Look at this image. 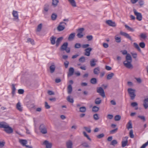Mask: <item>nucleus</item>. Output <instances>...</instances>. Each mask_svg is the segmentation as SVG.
<instances>
[{
	"label": "nucleus",
	"instance_id": "1",
	"mask_svg": "<svg viewBox=\"0 0 148 148\" xmlns=\"http://www.w3.org/2000/svg\"><path fill=\"white\" fill-rule=\"evenodd\" d=\"M127 91L131 99L132 100L134 99L136 96L135 93L136 90L132 88H129L128 89Z\"/></svg>",
	"mask_w": 148,
	"mask_h": 148
},
{
	"label": "nucleus",
	"instance_id": "2",
	"mask_svg": "<svg viewBox=\"0 0 148 148\" xmlns=\"http://www.w3.org/2000/svg\"><path fill=\"white\" fill-rule=\"evenodd\" d=\"M66 25V23L62 22L60 23L57 27V30L59 32L64 30L65 28V26Z\"/></svg>",
	"mask_w": 148,
	"mask_h": 148
},
{
	"label": "nucleus",
	"instance_id": "3",
	"mask_svg": "<svg viewBox=\"0 0 148 148\" xmlns=\"http://www.w3.org/2000/svg\"><path fill=\"white\" fill-rule=\"evenodd\" d=\"M68 43L67 42H64L62 45L61 47V50L62 51L65 50L67 53H69L70 52V49L68 48Z\"/></svg>",
	"mask_w": 148,
	"mask_h": 148
},
{
	"label": "nucleus",
	"instance_id": "4",
	"mask_svg": "<svg viewBox=\"0 0 148 148\" xmlns=\"http://www.w3.org/2000/svg\"><path fill=\"white\" fill-rule=\"evenodd\" d=\"M97 91L102 97H105L104 91L102 88L101 87L97 88Z\"/></svg>",
	"mask_w": 148,
	"mask_h": 148
},
{
	"label": "nucleus",
	"instance_id": "5",
	"mask_svg": "<svg viewBox=\"0 0 148 148\" xmlns=\"http://www.w3.org/2000/svg\"><path fill=\"white\" fill-rule=\"evenodd\" d=\"M135 15L136 16V19L139 21H140L142 19V15L141 13L137 12L135 9L133 10Z\"/></svg>",
	"mask_w": 148,
	"mask_h": 148
},
{
	"label": "nucleus",
	"instance_id": "6",
	"mask_svg": "<svg viewBox=\"0 0 148 148\" xmlns=\"http://www.w3.org/2000/svg\"><path fill=\"white\" fill-rule=\"evenodd\" d=\"M39 129L40 132L43 134H46L47 132L46 127L43 124L40 125Z\"/></svg>",
	"mask_w": 148,
	"mask_h": 148
},
{
	"label": "nucleus",
	"instance_id": "7",
	"mask_svg": "<svg viewBox=\"0 0 148 148\" xmlns=\"http://www.w3.org/2000/svg\"><path fill=\"white\" fill-rule=\"evenodd\" d=\"M131 62L124 61L123 62L124 65L128 69H132L133 66L131 64Z\"/></svg>",
	"mask_w": 148,
	"mask_h": 148
},
{
	"label": "nucleus",
	"instance_id": "8",
	"mask_svg": "<svg viewBox=\"0 0 148 148\" xmlns=\"http://www.w3.org/2000/svg\"><path fill=\"white\" fill-rule=\"evenodd\" d=\"M12 14L13 17H14V20L16 21H18L19 19L18 12L16 11L13 10Z\"/></svg>",
	"mask_w": 148,
	"mask_h": 148
},
{
	"label": "nucleus",
	"instance_id": "9",
	"mask_svg": "<svg viewBox=\"0 0 148 148\" xmlns=\"http://www.w3.org/2000/svg\"><path fill=\"white\" fill-rule=\"evenodd\" d=\"M120 33L121 35L125 36V37L129 39L130 40L132 41V40L131 36H130L127 33L124 32H123L121 31H120Z\"/></svg>",
	"mask_w": 148,
	"mask_h": 148
},
{
	"label": "nucleus",
	"instance_id": "10",
	"mask_svg": "<svg viewBox=\"0 0 148 148\" xmlns=\"http://www.w3.org/2000/svg\"><path fill=\"white\" fill-rule=\"evenodd\" d=\"M43 145L46 146V148H51L52 146V144L51 143L49 142L48 141L45 140L43 143Z\"/></svg>",
	"mask_w": 148,
	"mask_h": 148
},
{
	"label": "nucleus",
	"instance_id": "11",
	"mask_svg": "<svg viewBox=\"0 0 148 148\" xmlns=\"http://www.w3.org/2000/svg\"><path fill=\"white\" fill-rule=\"evenodd\" d=\"M128 137H125L123 139L122 142V146L124 147H125L127 145L128 143Z\"/></svg>",
	"mask_w": 148,
	"mask_h": 148
},
{
	"label": "nucleus",
	"instance_id": "12",
	"mask_svg": "<svg viewBox=\"0 0 148 148\" xmlns=\"http://www.w3.org/2000/svg\"><path fill=\"white\" fill-rule=\"evenodd\" d=\"M4 131L8 134H10L13 132V130L11 127H10L8 124L7 127L4 129Z\"/></svg>",
	"mask_w": 148,
	"mask_h": 148
},
{
	"label": "nucleus",
	"instance_id": "13",
	"mask_svg": "<svg viewBox=\"0 0 148 148\" xmlns=\"http://www.w3.org/2000/svg\"><path fill=\"white\" fill-rule=\"evenodd\" d=\"M143 106L145 109L148 108V97L145 98L143 101Z\"/></svg>",
	"mask_w": 148,
	"mask_h": 148
},
{
	"label": "nucleus",
	"instance_id": "14",
	"mask_svg": "<svg viewBox=\"0 0 148 148\" xmlns=\"http://www.w3.org/2000/svg\"><path fill=\"white\" fill-rule=\"evenodd\" d=\"M106 23L107 24L110 26L115 27L116 25V24L115 22L112 21L111 20H108L106 22Z\"/></svg>",
	"mask_w": 148,
	"mask_h": 148
},
{
	"label": "nucleus",
	"instance_id": "15",
	"mask_svg": "<svg viewBox=\"0 0 148 148\" xmlns=\"http://www.w3.org/2000/svg\"><path fill=\"white\" fill-rule=\"evenodd\" d=\"M92 50V49L91 48H88L85 50V51L84 55L87 56H89L90 55V52Z\"/></svg>",
	"mask_w": 148,
	"mask_h": 148
},
{
	"label": "nucleus",
	"instance_id": "16",
	"mask_svg": "<svg viewBox=\"0 0 148 148\" xmlns=\"http://www.w3.org/2000/svg\"><path fill=\"white\" fill-rule=\"evenodd\" d=\"M66 147L67 148H73V143L72 141L69 140L66 143Z\"/></svg>",
	"mask_w": 148,
	"mask_h": 148
},
{
	"label": "nucleus",
	"instance_id": "17",
	"mask_svg": "<svg viewBox=\"0 0 148 148\" xmlns=\"http://www.w3.org/2000/svg\"><path fill=\"white\" fill-rule=\"evenodd\" d=\"M97 62V60L95 58L92 59L90 61V65L91 66L94 67L96 65V63Z\"/></svg>",
	"mask_w": 148,
	"mask_h": 148
},
{
	"label": "nucleus",
	"instance_id": "18",
	"mask_svg": "<svg viewBox=\"0 0 148 148\" xmlns=\"http://www.w3.org/2000/svg\"><path fill=\"white\" fill-rule=\"evenodd\" d=\"M16 108L20 112H22L23 110V107L21 106V103L18 102L16 104Z\"/></svg>",
	"mask_w": 148,
	"mask_h": 148
},
{
	"label": "nucleus",
	"instance_id": "19",
	"mask_svg": "<svg viewBox=\"0 0 148 148\" xmlns=\"http://www.w3.org/2000/svg\"><path fill=\"white\" fill-rule=\"evenodd\" d=\"M8 124L5 122H0V128H4V129L7 127Z\"/></svg>",
	"mask_w": 148,
	"mask_h": 148
},
{
	"label": "nucleus",
	"instance_id": "20",
	"mask_svg": "<svg viewBox=\"0 0 148 148\" xmlns=\"http://www.w3.org/2000/svg\"><path fill=\"white\" fill-rule=\"evenodd\" d=\"M74 72V69L73 67H70L69 69V73L68 74V76L70 77L72 75Z\"/></svg>",
	"mask_w": 148,
	"mask_h": 148
},
{
	"label": "nucleus",
	"instance_id": "21",
	"mask_svg": "<svg viewBox=\"0 0 148 148\" xmlns=\"http://www.w3.org/2000/svg\"><path fill=\"white\" fill-rule=\"evenodd\" d=\"M100 69L99 67H97L94 69L93 72L94 74L95 75H98L100 73Z\"/></svg>",
	"mask_w": 148,
	"mask_h": 148
},
{
	"label": "nucleus",
	"instance_id": "22",
	"mask_svg": "<svg viewBox=\"0 0 148 148\" xmlns=\"http://www.w3.org/2000/svg\"><path fill=\"white\" fill-rule=\"evenodd\" d=\"M127 129L129 130L132 128V124L131 120H130L126 125Z\"/></svg>",
	"mask_w": 148,
	"mask_h": 148
},
{
	"label": "nucleus",
	"instance_id": "23",
	"mask_svg": "<svg viewBox=\"0 0 148 148\" xmlns=\"http://www.w3.org/2000/svg\"><path fill=\"white\" fill-rule=\"evenodd\" d=\"M56 68V67L53 63L50 66V72L53 73L54 71Z\"/></svg>",
	"mask_w": 148,
	"mask_h": 148
},
{
	"label": "nucleus",
	"instance_id": "24",
	"mask_svg": "<svg viewBox=\"0 0 148 148\" xmlns=\"http://www.w3.org/2000/svg\"><path fill=\"white\" fill-rule=\"evenodd\" d=\"M125 61L132 62V57L129 54H127L126 57V60Z\"/></svg>",
	"mask_w": 148,
	"mask_h": 148
},
{
	"label": "nucleus",
	"instance_id": "25",
	"mask_svg": "<svg viewBox=\"0 0 148 148\" xmlns=\"http://www.w3.org/2000/svg\"><path fill=\"white\" fill-rule=\"evenodd\" d=\"M75 36V33H72L69 35L68 39L69 41L72 40L74 38Z\"/></svg>",
	"mask_w": 148,
	"mask_h": 148
},
{
	"label": "nucleus",
	"instance_id": "26",
	"mask_svg": "<svg viewBox=\"0 0 148 148\" xmlns=\"http://www.w3.org/2000/svg\"><path fill=\"white\" fill-rule=\"evenodd\" d=\"M56 37L53 36H52L50 38V40L51 41V43L52 45H54L55 43L56 40Z\"/></svg>",
	"mask_w": 148,
	"mask_h": 148
},
{
	"label": "nucleus",
	"instance_id": "27",
	"mask_svg": "<svg viewBox=\"0 0 148 148\" xmlns=\"http://www.w3.org/2000/svg\"><path fill=\"white\" fill-rule=\"evenodd\" d=\"M101 102V100L100 98H97L95 100V103L96 104L99 105Z\"/></svg>",
	"mask_w": 148,
	"mask_h": 148
},
{
	"label": "nucleus",
	"instance_id": "28",
	"mask_svg": "<svg viewBox=\"0 0 148 148\" xmlns=\"http://www.w3.org/2000/svg\"><path fill=\"white\" fill-rule=\"evenodd\" d=\"M63 39V38L62 37L58 38L56 41V46H58L59 45L60 43L61 42Z\"/></svg>",
	"mask_w": 148,
	"mask_h": 148
},
{
	"label": "nucleus",
	"instance_id": "29",
	"mask_svg": "<svg viewBox=\"0 0 148 148\" xmlns=\"http://www.w3.org/2000/svg\"><path fill=\"white\" fill-rule=\"evenodd\" d=\"M70 3L73 7H76V3L74 0H68Z\"/></svg>",
	"mask_w": 148,
	"mask_h": 148
},
{
	"label": "nucleus",
	"instance_id": "30",
	"mask_svg": "<svg viewBox=\"0 0 148 148\" xmlns=\"http://www.w3.org/2000/svg\"><path fill=\"white\" fill-rule=\"evenodd\" d=\"M44 11L43 12L44 14H45V12H48L49 9V5L48 4H46L44 7Z\"/></svg>",
	"mask_w": 148,
	"mask_h": 148
},
{
	"label": "nucleus",
	"instance_id": "31",
	"mask_svg": "<svg viewBox=\"0 0 148 148\" xmlns=\"http://www.w3.org/2000/svg\"><path fill=\"white\" fill-rule=\"evenodd\" d=\"M81 145L85 147H90V146L88 145V143L86 142H84L82 143Z\"/></svg>",
	"mask_w": 148,
	"mask_h": 148
},
{
	"label": "nucleus",
	"instance_id": "32",
	"mask_svg": "<svg viewBox=\"0 0 148 148\" xmlns=\"http://www.w3.org/2000/svg\"><path fill=\"white\" fill-rule=\"evenodd\" d=\"M19 142L21 143L23 146H25L26 147H28V146L27 145H25L27 143V141L26 140H20Z\"/></svg>",
	"mask_w": 148,
	"mask_h": 148
},
{
	"label": "nucleus",
	"instance_id": "33",
	"mask_svg": "<svg viewBox=\"0 0 148 148\" xmlns=\"http://www.w3.org/2000/svg\"><path fill=\"white\" fill-rule=\"evenodd\" d=\"M68 93L69 94L71 93L72 91V87L71 85H69L67 88Z\"/></svg>",
	"mask_w": 148,
	"mask_h": 148
},
{
	"label": "nucleus",
	"instance_id": "34",
	"mask_svg": "<svg viewBox=\"0 0 148 148\" xmlns=\"http://www.w3.org/2000/svg\"><path fill=\"white\" fill-rule=\"evenodd\" d=\"M114 75V74L113 73H111L110 74H108L107 77V79L108 80L111 79L112 77Z\"/></svg>",
	"mask_w": 148,
	"mask_h": 148
},
{
	"label": "nucleus",
	"instance_id": "35",
	"mask_svg": "<svg viewBox=\"0 0 148 148\" xmlns=\"http://www.w3.org/2000/svg\"><path fill=\"white\" fill-rule=\"evenodd\" d=\"M58 0H52V5L54 7H56L58 3Z\"/></svg>",
	"mask_w": 148,
	"mask_h": 148
},
{
	"label": "nucleus",
	"instance_id": "36",
	"mask_svg": "<svg viewBox=\"0 0 148 148\" xmlns=\"http://www.w3.org/2000/svg\"><path fill=\"white\" fill-rule=\"evenodd\" d=\"M118 35H116L114 37L115 39L116 42L118 43H119L121 42V38L120 37H118Z\"/></svg>",
	"mask_w": 148,
	"mask_h": 148
},
{
	"label": "nucleus",
	"instance_id": "37",
	"mask_svg": "<svg viewBox=\"0 0 148 148\" xmlns=\"http://www.w3.org/2000/svg\"><path fill=\"white\" fill-rule=\"evenodd\" d=\"M99 110V108L96 106H94L92 108V111L94 112H98Z\"/></svg>",
	"mask_w": 148,
	"mask_h": 148
},
{
	"label": "nucleus",
	"instance_id": "38",
	"mask_svg": "<svg viewBox=\"0 0 148 148\" xmlns=\"http://www.w3.org/2000/svg\"><path fill=\"white\" fill-rule=\"evenodd\" d=\"M133 45L134 47L136 48L139 51L141 52V49L138 45L136 42H134L133 43Z\"/></svg>",
	"mask_w": 148,
	"mask_h": 148
},
{
	"label": "nucleus",
	"instance_id": "39",
	"mask_svg": "<svg viewBox=\"0 0 148 148\" xmlns=\"http://www.w3.org/2000/svg\"><path fill=\"white\" fill-rule=\"evenodd\" d=\"M67 100L68 101L71 103H73L74 102V100L72 98H71L70 96H68L67 98Z\"/></svg>",
	"mask_w": 148,
	"mask_h": 148
},
{
	"label": "nucleus",
	"instance_id": "40",
	"mask_svg": "<svg viewBox=\"0 0 148 148\" xmlns=\"http://www.w3.org/2000/svg\"><path fill=\"white\" fill-rule=\"evenodd\" d=\"M57 15L55 13H53L52 14L51 16V18L52 20L54 21L55 20L57 17Z\"/></svg>",
	"mask_w": 148,
	"mask_h": 148
},
{
	"label": "nucleus",
	"instance_id": "41",
	"mask_svg": "<svg viewBox=\"0 0 148 148\" xmlns=\"http://www.w3.org/2000/svg\"><path fill=\"white\" fill-rule=\"evenodd\" d=\"M86 108L84 106L82 107L79 108L80 112H86Z\"/></svg>",
	"mask_w": 148,
	"mask_h": 148
},
{
	"label": "nucleus",
	"instance_id": "42",
	"mask_svg": "<svg viewBox=\"0 0 148 148\" xmlns=\"http://www.w3.org/2000/svg\"><path fill=\"white\" fill-rule=\"evenodd\" d=\"M42 27V24L41 23L40 24L38 25L36 31L38 32H40L41 30Z\"/></svg>",
	"mask_w": 148,
	"mask_h": 148
},
{
	"label": "nucleus",
	"instance_id": "43",
	"mask_svg": "<svg viewBox=\"0 0 148 148\" xmlns=\"http://www.w3.org/2000/svg\"><path fill=\"white\" fill-rule=\"evenodd\" d=\"M27 43L30 42V43L32 45L34 44V40L29 38H27Z\"/></svg>",
	"mask_w": 148,
	"mask_h": 148
},
{
	"label": "nucleus",
	"instance_id": "44",
	"mask_svg": "<svg viewBox=\"0 0 148 148\" xmlns=\"http://www.w3.org/2000/svg\"><path fill=\"white\" fill-rule=\"evenodd\" d=\"M90 82L92 84H95L97 82V79L95 78H92L91 79Z\"/></svg>",
	"mask_w": 148,
	"mask_h": 148
},
{
	"label": "nucleus",
	"instance_id": "45",
	"mask_svg": "<svg viewBox=\"0 0 148 148\" xmlns=\"http://www.w3.org/2000/svg\"><path fill=\"white\" fill-rule=\"evenodd\" d=\"M81 46L80 44L79 43H76L75 44L74 47L76 49H79L80 48Z\"/></svg>",
	"mask_w": 148,
	"mask_h": 148
},
{
	"label": "nucleus",
	"instance_id": "46",
	"mask_svg": "<svg viewBox=\"0 0 148 148\" xmlns=\"http://www.w3.org/2000/svg\"><path fill=\"white\" fill-rule=\"evenodd\" d=\"M140 36L141 38L145 39L147 37L146 34L145 33H141L140 35Z\"/></svg>",
	"mask_w": 148,
	"mask_h": 148
},
{
	"label": "nucleus",
	"instance_id": "47",
	"mask_svg": "<svg viewBox=\"0 0 148 148\" xmlns=\"http://www.w3.org/2000/svg\"><path fill=\"white\" fill-rule=\"evenodd\" d=\"M129 135L130 137L131 138H133L134 137V135L133 134V131L131 130L130 132Z\"/></svg>",
	"mask_w": 148,
	"mask_h": 148
},
{
	"label": "nucleus",
	"instance_id": "48",
	"mask_svg": "<svg viewBox=\"0 0 148 148\" xmlns=\"http://www.w3.org/2000/svg\"><path fill=\"white\" fill-rule=\"evenodd\" d=\"M121 119V116L119 115H116L114 117V119L115 121H119Z\"/></svg>",
	"mask_w": 148,
	"mask_h": 148
},
{
	"label": "nucleus",
	"instance_id": "49",
	"mask_svg": "<svg viewBox=\"0 0 148 148\" xmlns=\"http://www.w3.org/2000/svg\"><path fill=\"white\" fill-rule=\"evenodd\" d=\"M84 128L87 132L89 133H90L91 130L90 127H85Z\"/></svg>",
	"mask_w": 148,
	"mask_h": 148
},
{
	"label": "nucleus",
	"instance_id": "50",
	"mask_svg": "<svg viewBox=\"0 0 148 148\" xmlns=\"http://www.w3.org/2000/svg\"><path fill=\"white\" fill-rule=\"evenodd\" d=\"M125 28H126L127 29V30L133 32L134 31V30L133 29L130 27L129 26L127 25H125Z\"/></svg>",
	"mask_w": 148,
	"mask_h": 148
},
{
	"label": "nucleus",
	"instance_id": "51",
	"mask_svg": "<svg viewBox=\"0 0 148 148\" xmlns=\"http://www.w3.org/2000/svg\"><path fill=\"white\" fill-rule=\"evenodd\" d=\"M85 58L84 56L81 57L79 59V61L80 62H85Z\"/></svg>",
	"mask_w": 148,
	"mask_h": 148
},
{
	"label": "nucleus",
	"instance_id": "52",
	"mask_svg": "<svg viewBox=\"0 0 148 148\" xmlns=\"http://www.w3.org/2000/svg\"><path fill=\"white\" fill-rule=\"evenodd\" d=\"M117 143V142L116 140H113L111 143L110 145H114Z\"/></svg>",
	"mask_w": 148,
	"mask_h": 148
},
{
	"label": "nucleus",
	"instance_id": "53",
	"mask_svg": "<svg viewBox=\"0 0 148 148\" xmlns=\"http://www.w3.org/2000/svg\"><path fill=\"white\" fill-rule=\"evenodd\" d=\"M118 130V128H116L113 130H111L110 132V134H114Z\"/></svg>",
	"mask_w": 148,
	"mask_h": 148
},
{
	"label": "nucleus",
	"instance_id": "54",
	"mask_svg": "<svg viewBox=\"0 0 148 148\" xmlns=\"http://www.w3.org/2000/svg\"><path fill=\"white\" fill-rule=\"evenodd\" d=\"M12 93L13 94H14L15 93V91L16 90V88L15 87V85L14 84H12Z\"/></svg>",
	"mask_w": 148,
	"mask_h": 148
},
{
	"label": "nucleus",
	"instance_id": "55",
	"mask_svg": "<svg viewBox=\"0 0 148 148\" xmlns=\"http://www.w3.org/2000/svg\"><path fill=\"white\" fill-rule=\"evenodd\" d=\"M94 119L96 120H98L99 118L98 116V115L97 114H96L93 115Z\"/></svg>",
	"mask_w": 148,
	"mask_h": 148
},
{
	"label": "nucleus",
	"instance_id": "56",
	"mask_svg": "<svg viewBox=\"0 0 148 148\" xmlns=\"http://www.w3.org/2000/svg\"><path fill=\"white\" fill-rule=\"evenodd\" d=\"M104 136V135L102 133L101 134H99L97 136V138H101L103 137Z\"/></svg>",
	"mask_w": 148,
	"mask_h": 148
},
{
	"label": "nucleus",
	"instance_id": "57",
	"mask_svg": "<svg viewBox=\"0 0 148 148\" xmlns=\"http://www.w3.org/2000/svg\"><path fill=\"white\" fill-rule=\"evenodd\" d=\"M139 45L140 47L142 48H144L145 46V44L143 42H141L140 43Z\"/></svg>",
	"mask_w": 148,
	"mask_h": 148
},
{
	"label": "nucleus",
	"instance_id": "58",
	"mask_svg": "<svg viewBox=\"0 0 148 148\" xmlns=\"http://www.w3.org/2000/svg\"><path fill=\"white\" fill-rule=\"evenodd\" d=\"M77 36L79 38H82L83 37V33H78Z\"/></svg>",
	"mask_w": 148,
	"mask_h": 148
},
{
	"label": "nucleus",
	"instance_id": "59",
	"mask_svg": "<svg viewBox=\"0 0 148 148\" xmlns=\"http://www.w3.org/2000/svg\"><path fill=\"white\" fill-rule=\"evenodd\" d=\"M86 38L89 41L91 40L93 38V37L92 35L87 36H86Z\"/></svg>",
	"mask_w": 148,
	"mask_h": 148
},
{
	"label": "nucleus",
	"instance_id": "60",
	"mask_svg": "<svg viewBox=\"0 0 148 148\" xmlns=\"http://www.w3.org/2000/svg\"><path fill=\"white\" fill-rule=\"evenodd\" d=\"M113 116L112 114H108L107 116V118L110 119H112L113 118Z\"/></svg>",
	"mask_w": 148,
	"mask_h": 148
},
{
	"label": "nucleus",
	"instance_id": "61",
	"mask_svg": "<svg viewBox=\"0 0 148 148\" xmlns=\"http://www.w3.org/2000/svg\"><path fill=\"white\" fill-rule=\"evenodd\" d=\"M131 53L134 58H136L137 55V54L136 53Z\"/></svg>",
	"mask_w": 148,
	"mask_h": 148
},
{
	"label": "nucleus",
	"instance_id": "62",
	"mask_svg": "<svg viewBox=\"0 0 148 148\" xmlns=\"http://www.w3.org/2000/svg\"><path fill=\"white\" fill-rule=\"evenodd\" d=\"M45 107L46 109H49L50 108V106L48 104V103L47 102H45Z\"/></svg>",
	"mask_w": 148,
	"mask_h": 148
},
{
	"label": "nucleus",
	"instance_id": "63",
	"mask_svg": "<svg viewBox=\"0 0 148 148\" xmlns=\"http://www.w3.org/2000/svg\"><path fill=\"white\" fill-rule=\"evenodd\" d=\"M148 145V141L145 143L143 144L140 148H145Z\"/></svg>",
	"mask_w": 148,
	"mask_h": 148
},
{
	"label": "nucleus",
	"instance_id": "64",
	"mask_svg": "<svg viewBox=\"0 0 148 148\" xmlns=\"http://www.w3.org/2000/svg\"><path fill=\"white\" fill-rule=\"evenodd\" d=\"M69 63V62L67 61H66L65 62H64V65L66 68H68Z\"/></svg>",
	"mask_w": 148,
	"mask_h": 148
}]
</instances>
